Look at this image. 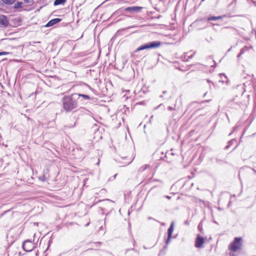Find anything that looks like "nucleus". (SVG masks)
<instances>
[{
	"label": "nucleus",
	"mask_w": 256,
	"mask_h": 256,
	"mask_svg": "<svg viewBox=\"0 0 256 256\" xmlns=\"http://www.w3.org/2000/svg\"><path fill=\"white\" fill-rule=\"evenodd\" d=\"M74 94L65 96L62 98V104L64 109L66 112H70L78 106V99L74 98Z\"/></svg>",
	"instance_id": "1"
},
{
	"label": "nucleus",
	"mask_w": 256,
	"mask_h": 256,
	"mask_svg": "<svg viewBox=\"0 0 256 256\" xmlns=\"http://www.w3.org/2000/svg\"><path fill=\"white\" fill-rule=\"evenodd\" d=\"M242 239L240 237L234 238V240L229 245V250L234 252L238 251L242 246Z\"/></svg>",
	"instance_id": "2"
},
{
	"label": "nucleus",
	"mask_w": 256,
	"mask_h": 256,
	"mask_svg": "<svg viewBox=\"0 0 256 256\" xmlns=\"http://www.w3.org/2000/svg\"><path fill=\"white\" fill-rule=\"evenodd\" d=\"M174 36L173 30L168 28V26L161 24V36H168L171 38Z\"/></svg>",
	"instance_id": "3"
},
{
	"label": "nucleus",
	"mask_w": 256,
	"mask_h": 256,
	"mask_svg": "<svg viewBox=\"0 0 256 256\" xmlns=\"http://www.w3.org/2000/svg\"><path fill=\"white\" fill-rule=\"evenodd\" d=\"M160 46V42H152L144 45L141 46L136 49V52L148 48H158Z\"/></svg>",
	"instance_id": "4"
},
{
	"label": "nucleus",
	"mask_w": 256,
	"mask_h": 256,
	"mask_svg": "<svg viewBox=\"0 0 256 256\" xmlns=\"http://www.w3.org/2000/svg\"><path fill=\"white\" fill-rule=\"evenodd\" d=\"M174 222H172L168 230V238L166 239L165 240V243L166 244V245H168L170 242V240L172 238V234L174 231Z\"/></svg>",
	"instance_id": "5"
},
{
	"label": "nucleus",
	"mask_w": 256,
	"mask_h": 256,
	"mask_svg": "<svg viewBox=\"0 0 256 256\" xmlns=\"http://www.w3.org/2000/svg\"><path fill=\"white\" fill-rule=\"evenodd\" d=\"M210 100H205L200 102H192L188 106V109H190V110H194V108H197L198 110L200 109V104H204L205 102H210Z\"/></svg>",
	"instance_id": "6"
},
{
	"label": "nucleus",
	"mask_w": 256,
	"mask_h": 256,
	"mask_svg": "<svg viewBox=\"0 0 256 256\" xmlns=\"http://www.w3.org/2000/svg\"><path fill=\"white\" fill-rule=\"evenodd\" d=\"M22 248L26 252H31L34 248V246L32 242L25 240L23 243Z\"/></svg>",
	"instance_id": "7"
},
{
	"label": "nucleus",
	"mask_w": 256,
	"mask_h": 256,
	"mask_svg": "<svg viewBox=\"0 0 256 256\" xmlns=\"http://www.w3.org/2000/svg\"><path fill=\"white\" fill-rule=\"evenodd\" d=\"M204 242V240L202 236L198 234L195 240V246L197 248H200Z\"/></svg>",
	"instance_id": "8"
},
{
	"label": "nucleus",
	"mask_w": 256,
	"mask_h": 256,
	"mask_svg": "<svg viewBox=\"0 0 256 256\" xmlns=\"http://www.w3.org/2000/svg\"><path fill=\"white\" fill-rule=\"evenodd\" d=\"M8 24V21L6 16L0 15V26H7Z\"/></svg>",
	"instance_id": "9"
},
{
	"label": "nucleus",
	"mask_w": 256,
	"mask_h": 256,
	"mask_svg": "<svg viewBox=\"0 0 256 256\" xmlns=\"http://www.w3.org/2000/svg\"><path fill=\"white\" fill-rule=\"evenodd\" d=\"M60 20H61L58 18H54L52 20H51L47 23V24L46 25V27L51 26L58 23V22H60Z\"/></svg>",
	"instance_id": "10"
},
{
	"label": "nucleus",
	"mask_w": 256,
	"mask_h": 256,
	"mask_svg": "<svg viewBox=\"0 0 256 256\" xmlns=\"http://www.w3.org/2000/svg\"><path fill=\"white\" fill-rule=\"evenodd\" d=\"M225 16H210L207 18V21H212V20H218L222 19Z\"/></svg>",
	"instance_id": "11"
},
{
	"label": "nucleus",
	"mask_w": 256,
	"mask_h": 256,
	"mask_svg": "<svg viewBox=\"0 0 256 256\" xmlns=\"http://www.w3.org/2000/svg\"><path fill=\"white\" fill-rule=\"evenodd\" d=\"M194 53L195 52H194L192 54L188 56V52H186L184 54L183 56H182L181 58L182 61L187 62L188 59L192 58L193 57Z\"/></svg>",
	"instance_id": "12"
},
{
	"label": "nucleus",
	"mask_w": 256,
	"mask_h": 256,
	"mask_svg": "<svg viewBox=\"0 0 256 256\" xmlns=\"http://www.w3.org/2000/svg\"><path fill=\"white\" fill-rule=\"evenodd\" d=\"M66 0H55L54 3V6L63 4L66 3Z\"/></svg>",
	"instance_id": "13"
},
{
	"label": "nucleus",
	"mask_w": 256,
	"mask_h": 256,
	"mask_svg": "<svg viewBox=\"0 0 256 256\" xmlns=\"http://www.w3.org/2000/svg\"><path fill=\"white\" fill-rule=\"evenodd\" d=\"M236 141L235 139H232L228 141V144L225 146V149L227 150L228 149L230 146H232L233 144V143L234 142Z\"/></svg>",
	"instance_id": "14"
},
{
	"label": "nucleus",
	"mask_w": 256,
	"mask_h": 256,
	"mask_svg": "<svg viewBox=\"0 0 256 256\" xmlns=\"http://www.w3.org/2000/svg\"><path fill=\"white\" fill-rule=\"evenodd\" d=\"M3 3L9 5L13 4L16 0H1Z\"/></svg>",
	"instance_id": "15"
},
{
	"label": "nucleus",
	"mask_w": 256,
	"mask_h": 256,
	"mask_svg": "<svg viewBox=\"0 0 256 256\" xmlns=\"http://www.w3.org/2000/svg\"><path fill=\"white\" fill-rule=\"evenodd\" d=\"M140 8L138 7V6H132V7L126 8V11H130L131 10H134V11H136V10H138Z\"/></svg>",
	"instance_id": "16"
},
{
	"label": "nucleus",
	"mask_w": 256,
	"mask_h": 256,
	"mask_svg": "<svg viewBox=\"0 0 256 256\" xmlns=\"http://www.w3.org/2000/svg\"><path fill=\"white\" fill-rule=\"evenodd\" d=\"M216 164H223L227 163L226 161H225L223 160H221V159L217 158L216 159Z\"/></svg>",
	"instance_id": "17"
},
{
	"label": "nucleus",
	"mask_w": 256,
	"mask_h": 256,
	"mask_svg": "<svg viewBox=\"0 0 256 256\" xmlns=\"http://www.w3.org/2000/svg\"><path fill=\"white\" fill-rule=\"evenodd\" d=\"M78 95L79 96L82 97L85 100H90V98L88 95L84 94H78Z\"/></svg>",
	"instance_id": "18"
},
{
	"label": "nucleus",
	"mask_w": 256,
	"mask_h": 256,
	"mask_svg": "<svg viewBox=\"0 0 256 256\" xmlns=\"http://www.w3.org/2000/svg\"><path fill=\"white\" fill-rule=\"evenodd\" d=\"M176 104H174V106H168V110H174V112H176Z\"/></svg>",
	"instance_id": "19"
},
{
	"label": "nucleus",
	"mask_w": 256,
	"mask_h": 256,
	"mask_svg": "<svg viewBox=\"0 0 256 256\" xmlns=\"http://www.w3.org/2000/svg\"><path fill=\"white\" fill-rule=\"evenodd\" d=\"M22 2H18L14 6V8H18L22 7Z\"/></svg>",
	"instance_id": "20"
},
{
	"label": "nucleus",
	"mask_w": 256,
	"mask_h": 256,
	"mask_svg": "<svg viewBox=\"0 0 256 256\" xmlns=\"http://www.w3.org/2000/svg\"><path fill=\"white\" fill-rule=\"evenodd\" d=\"M223 28L224 29L228 28V29H230L232 32L236 31V30L234 28L230 27V26H226V27L224 28Z\"/></svg>",
	"instance_id": "21"
},
{
	"label": "nucleus",
	"mask_w": 256,
	"mask_h": 256,
	"mask_svg": "<svg viewBox=\"0 0 256 256\" xmlns=\"http://www.w3.org/2000/svg\"><path fill=\"white\" fill-rule=\"evenodd\" d=\"M246 49H247V47L246 46L244 47L243 48H242L240 50V52L242 54L245 52V51H246Z\"/></svg>",
	"instance_id": "22"
},
{
	"label": "nucleus",
	"mask_w": 256,
	"mask_h": 256,
	"mask_svg": "<svg viewBox=\"0 0 256 256\" xmlns=\"http://www.w3.org/2000/svg\"><path fill=\"white\" fill-rule=\"evenodd\" d=\"M9 54L8 52H0V56L6 55V54Z\"/></svg>",
	"instance_id": "23"
},
{
	"label": "nucleus",
	"mask_w": 256,
	"mask_h": 256,
	"mask_svg": "<svg viewBox=\"0 0 256 256\" xmlns=\"http://www.w3.org/2000/svg\"><path fill=\"white\" fill-rule=\"evenodd\" d=\"M206 82H207L208 83H212V84L213 86H214V82H212L210 80L207 79V80H206Z\"/></svg>",
	"instance_id": "24"
},
{
	"label": "nucleus",
	"mask_w": 256,
	"mask_h": 256,
	"mask_svg": "<svg viewBox=\"0 0 256 256\" xmlns=\"http://www.w3.org/2000/svg\"><path fill=\"white\" fill-rule=\"evenodd\" d=\"M236 126H235V127H234V130H233V131H232V132H231L230 133V134H229V135H230H230H231V134H232V132L235 130L236 129Z\"/></svg>",
	"instance_id": "25"
},
{
	"label": "nucleus",
	"mask_w": 256,
	"mask_h": 256,
	"mask_svg": "<svg viewBox=\"0 0 256 256\" xmlns=\"http://www.w3.org/2000/svg\"><path fill=\"white\" fill-rule=\"evenodd\" d=\"M220 77H221L222 76H224L225 77V78H226V76L224 74H220Z\"/></svg>",
	"instance_id": "26"
},
{
	"label": "nucleus",
	"mask_w": 256,
	"mask_h": 256,
	"mask_svg": "<svg viewBox=\"0 0 256 256\" xmlns=\"http://www.w3.org/2000/svg\"><path fill=\"white\" fill-rule=\"evenodd\" d=\"M241 55H242V54L240 52V53L238 54L237 57H238V58H239L241 56Z\"/></svg>",
	"instance_id": "27"
},
{
	"label": "nucleus",
	"mask_w": 256,
	"mask_h": 256,
	"mask_svg": "<svg viewBox=\"0 0 256 256\" xmlns=\"http://www.w3.org/2000/svg\"><path fill=\"white\" fill-rule=\"evenodd\" d=\"M165 197L166 198H167L168 199H170L171 198V197L170 196H165Z\"/></svg>",
	"instance_id": "28"
},
{
	"label": "nucleus",
	"mask_w": 256,
	"mask_h": 256,
	"mask_svg": "<svg viewBox=\"0 0 256 256\" xmlns=\"http://www.w3.org/2000/svg\"><path fill=\"white\" fill-rule=\"evenodd\" d=\"M198 228L199 230H200V228H202V226H200V224H199V225L198 226Z\"/></svg>",
	"instance_id": "29"
},
{
	"label": "nucleus",
	"mask_w": 256,
	"mask_h": 256,
	"mask_svg": "<svg viewBox=\"0 0 256 256\" xmlns=\"http://www.w3.org/2000/svg\"><path fill=\"white\" fill-rule=\"evenodd\" d=\"M252 170H253V171H254V173L255 174H256V170H254V169H252Z\"/></svg>",
	"instance_id": "30"
},
{
	"label": "nucleus",
	"mask_w": 256,
	"mask_h": 256,
	"mask_svg": "<svg viewBox=\"0 0 256 256\" xmlns=\"http://www.w3.org/2000/svg\"><path fill=\"white\" fill-rule=\"evenodd\" d=\"M211 24L212 25V26L218 25L217 24H214V23H211Z\"/></svg>",
	"instance_id": "31"
},
{
	"label": "nucleus",
	"mask_w": 256,
	"mask_h": 256,
	"mask_svg": "<svg viewBox=\"0 0 256 256\" xmlns=\"http://www.w3.org/2000/svg\"><path fill=\"white\" fill-rule=\"evenodd\" d=\"M219 82H224V80H220Z\"/></svg>",
	"instance_id": "32"
},
{
	"label": "nucleus",
	"mask_w": 256,
	"mask_h": 256,
	"mask_svg": "<svg viewBox=\"0 0 256 256\" xmlns=\"http://www.w3.org/2000/svg\"><path fill=\"white\" fill-rule=\"evenodd\" d=\"M185 224H188V221H186V222H185Z\"/></svg>",
	"instance_id": "33"
},
{
	"label": "nucleus",
	"mask_w": 256,
	"mask_h": 256,
	"mask_svg": "<svg viewBox=\"0 0 256 256\" xmlns=\"http://www.w3.org/2000/svg\"><path fill=\"white\" fill-rule=\"evenodd\" d=\"M238 145H236V146L234 148V149H233V150L236 149V148L238 147Z\"/></svg>",
	"instance_id": "34"
},
{
	"label": "nucleus",
	"mask_w": 256,
	"mask_h": 256,
	"mask_svg": "<svg viewBox=\"0 0 256 256\" xmlns=\"http://www.w3.org/2000/svg\"><path fill=\"white\" fill-rule=\"evenodd\" d=\"M166 248H167V246H164V249H166Z\"/></svg>",
	"instance_id": "35"
},
{
	"label": "nucleus",
	"mask_w": 256,
	"mask_h": 256,
	"mask_svg": "<svg viewBox=\"0 0 256 256\" xmlns=\"http://www.w3.org/2000/svg\"><path fill=\"white\" fill-rule=\"evenodd\" d=\"M230 50H231V48H230V49H228V52H229L230 51Z\"/></svg>",
	"instance_id": "36"
},
{
	"label": "nucleus",
	"mask_w": 256,
	"mask_h": 256,
	"mask_svg": "<svg viewBox=\"0 0 256 256\" xmlns=\"http://www.w3.org/2000/svg\"><path fill=\"white\" fill-rule=\"evenodd\" d=\"M166 92V91H164V92H163V94H165Z\"/></svg>",
	"instance_id": "37"
},
{
	"label": "nucleus",
	"mask_w": 256,
	"mask_h": 256,
	"mask_svg": "<svg viewBox=\"0 0 256 256\" xmlns=\"http://www.w3.org/2000/svg\"><path fill=\"white\" fill-rule=\"evenodd\" d=\"M206 93H205V94H204L203 97H204V96H206Z\"/></svg>",
	"instance_id": "38"
},
{
	"label": "nucleus",
	"mask_w": 256,
	"mask_h": 256,
	"mask_svg": "<svg viewBox=\"0 0 256 256\" xmlns=\"http://www.w3.org/2000/svg\"><path fill=\"white\" fill-rule=\"evenodd\" d=\"M164 223L161 222V225H164Z\"/></svg>",
	"instance_id": "39"
},
{
	"label": "nucleus",
	"mask_w": 256,
	"mask_h": 256,
	"mask_svg": "<svg viewBox=\"0 0 256 256\" xmlns=\"http://www.w3.org/2000/svg\"><path fill=\"white\" fill-rule=\"evenodd\" d=\"M176 114V113H174V112L172 113V114H173V115H175Z\"/></svg>",
	"instance_id": "40"
}]
</instances>
